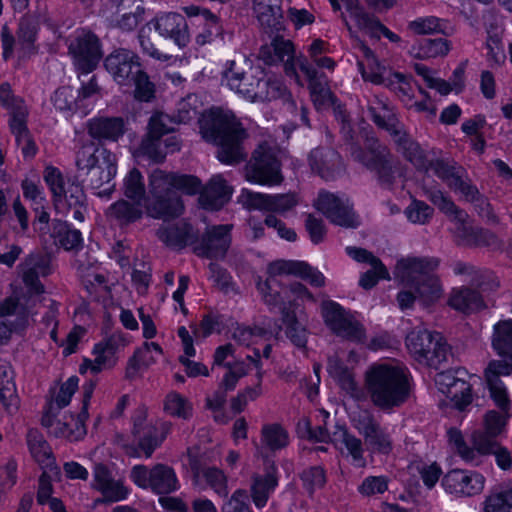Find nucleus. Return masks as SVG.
<instances>
[{
	"label": "nucleus",
	"instance_id": "obj_58",
	"mask_svg": "<svg viewBox=\"0 0 512 512\" xmlns=\"http://www.w3.org/2000/svg\"><path fill=\"white\" fill-rule=\"evenodd\" d=\"M252 76L255 78V82H250L251 86L243 90V96L251 101H267L269 76L260 67H257V74H252Z\"/></svg>",
	"mask_w": 512,
	"mask_h": 512
},
{
	"label": "nucleus",
	"instance_id": "obj_50",
	"mask_svg": "<svg viewBox=\"0 0 512 512\" xmlns=\"http://www.w3.org/2000/svg\"><path fill=\"white\" fill-rule=\"evenodd\" d=\"M273 48L275 57H277V63H284V70L288 76L298 79V75L295 68L294 59V46L290 40H285L282 37H276L273 41Z\"/></svg>",
	"mask_w": 512,
	"mask_h": 512
},
{
	"label": "nucleus",
	"instance_id": "obj_30",
	"mask_svg": "<svg viewBox=\"0 0 512 512\" xmlns=\"http://www.w3.org/2000/svg\"><path fill=\"white\" fill-rule=\"evenodd\" d=\"M253 68L251 61L245 57L228 60L223 66L221 72L222 83H225L229 89L244 95V89L251 86V83H242L249 70Z\"/></svg>",
	"mask_w": 512,
	"mask_h": 512
},
{
	"label": "nucleus",
	"instance_id": "obj_64",
	"mask_svg": "<svg viewBox=\"0 0 512 512\" xmlns=\"http://www.w3.org/2000/svg\"><path fill=\"white\" fill-rule=\"evenodd\" d=\"M408 220L414 224H425L433 215V208L423 201L413 199L405 209Z\"/></svg>",
	"mask_w": 512,
	"mask_h": 512
},
{
	"label": "nucleus",
	"instance_id": "obj_34",
	"mask_svg": "<svg viewBox=\"0 0 512 512\" xmlns=\"http://www.w3.org/2000/svg\"><path fill=\"white\" fill-rule=\"evenodd\" d=\"M448 305L463 313H472L486 307L480 292L467 286L454 288L450 293Z\"/></svg>",
	"mask_w": 512,
	"mask_h": 512
},
{
	"label": "nucleus",
	"instance_id": "obj_51",
	"mask_svg": "<svg viewBox=\"0 0 512 512\" xmlns=\"http://www.w3.org/2000/svg\"><path fill=\"white\" fill-rule=\"evenodd\" d=\"M344 201L345 199L340 198L333 193L322 191L319 193L314 206L333 224H346V222L342 221L341 218L336 215V211Z\"/></svg>",
	"mask_w": 512,
	"mask_h": 512
},
{
	"label": "nucleus",
	"instance_id": "obj_44",
	"mask_svg": "<svg viewBox=\"0 0 512 512\" xmlns=\"http://www.w3.org/2000/svg\"><path fill=\"white\" fill-rule=\"evenodd\" d=\"M64 196L67 212L80 222L84 221V212L86 211V195L81 184H71L67 189H64L62 194Z\"/></svg>",
	"mask_w": 512,
	"mask_h": 512
},
{
	"label": "nucleus",
	"instance_id": "obj_46",
	"mask_svg": "<svg viewBox=\"0 0 512 512\" xmlns=\"http://www.w3.org/2000/svg\"><path fill=\"white\" fill-rule=\"evenodd\" d=\"M0 103L10 111V125L27 119L28 110L24 101L12 93L11 87L8 83L0 85Z\"/></svg>",
	"mask_w": 512,
	"mask_h": 512
},
{
	"label": "nucleus",
	"instance_id": "obj_18",
	"mask_svg": "<svg viewBox=\"0 0 512 512\" xmlns=\"http://www.w3.org/2000/svg\"><path fill=\"white\" fill-rule=\"evenodd\" d=\"M367 107L373 123L379 129L385 130L391 138L405 128L396 108L387 99L374 95L368 100Z\"/></svg>",
	"mask_w": 512,
	"mask_h": 512
},
{
	"label": "nucleus",
	"instance_id": "obj_2",
	"mask_svg": "<svg viewBox=\"0 0 512 512\" xmlns=\"http://www.w3.org/2000/svg\"><path fill=\"white\" fill-rule=\"evenodd\" d=\"M438 266L439 260L434 257H407L397 262L395 278L409 287L397 295L401 309L411 308L417 299L424 306H429L441 298L442 286L434 274Z\"/></svg>",
	"mask_w": 512,
	"mask_h": 512
},
{
	"label": "nucleus",
	"instance_id": "obj_22",
	"mask_svg": "<svg viewBox=\"0 0 512 512\" xmlns=\"http://www.w3.org/2000/svg\"><path fill=\"white\" fill-rule=\"evenodd\" d=\"M22 280L31 293L41 294L44 286L40 282V276H47L51 272L50 260L40 253L29 254L19 265Z\"/></svg>",
	"mask_w": 512,
	"mask_h": 512
},
{
	"label": "nucleus",
	"instance_id": "obj_36",
	"mask_svg": "<svg viewBox=\"0 0 512 512\" xmlns=\"http://www.w3.org/2000/svg\"><path fill=\"white\" fill-rule=\"evenodd\" d=\"M191 469L195 484H199L203 480L218 496H228V477L223 470L217 467H200L196 463L191 465Z\"/></svg>",
	"mask_w": 512,
	"mask_h": 512
},
{
	"label": "nucleus",
	"instance_id": "obj_21",
	"mask_svg": "<svg viewBox=\"0 0 512 512\" xmlns=\"http://www.w3.org/2000/svg\"><path fill=\"white\" fill-rule=\"evenodd\" d=\"M160 36L170 38L179 48L186 47L190 42L188 23L179 13H166L151 21Z\"/></svg>",
	"mask_w": 512,
	"mask_h": 512
},
{
	"label": "nucleus",
	"instance_id": "obj_61",
	"mask_svg": "<svg viewBox=\"0 0 512 512\" xmlns=\"http://www.w3.org/2000/svg\"><path fill=\"white\" fill-rule=\"evenodd\" d=\"M10 129L15 135L17 144L21 146L23 154L25 156H34L36 153V146L31 139L29 130L26 125V119L10 125Z\"/></svg>",
	"mask_w": 512,
	"mask_h": 512
},
{
	"label": "nucleus",
	"instance_id": "obj_33",
	"mask_svg": "<svg viewBox=\"0 0 512 512\" xmlns=\"http://www.w3.org/2000/svg\"><path fill=\"white\" fill-rule=\"evenodd\" d=\"M276 470L275 464L268 461L265 474L254 475L252 478L251 497L258 508H262L266 505L270 493L278 484Z\"/></svg>",
	"mask_w": 512,
	"mask_h": 512
},
{
	"label": "nucleus",
	"instance_id": "obj_6",
	"mask_svg": "<svg viewBox=\"0 0 512 512\" xmlns=\"http://www.w3.org/2000/svg\"><path fill=\"white\" fill-rule=\"evenodd\" d=\"M410 355L420 364L440 369L451 354L450 346L440 333L414 328L406 336Z\"/></svg>",
	"mask_w": 512,
	"mask_h": 512
},
{
	"label": "nucleus",
	"instance_id": "obj_17",
	"mask_svg": "<svg viewBox=\"0 0 512 512\" xmlns=\"http://www.w3.org/2000/svg\"><path fill=\"white\" fill-rule=\"evenodd\" d=\"M232 224L215 225L206 230L200 244L195 248L198 256L224 258L231 245Z\"/></svg>",
	"mask_w": 512,
	"mask_h": 512
},
{
	"label": "nucleus",
	"instance_id": "obj_5",
	"mask_svg": "<svg viewBox=\"0 0 512 512\" xmlns=\"http://www.w3.org/2000/svg\"><path fill=\"white\" fill-rule=\"evenodd\" d=\"M76 179L91 189L109 184L117 173V158L106 148L93 143L82 145L76 152Z\"/></svg>",
	"mask_w": 512,
	"mask_h": 512
},
{
	"label": "nucleus",
	"instance_id": "obj_40",
	"mask_svg": "<svg viewBox=\"0 0 512 512\" xmlns=\"http://www.w3.org/2000/svg\"><path fill=\"white\" fill-rule=\"evenodd\" d=\"M183 203L178 194H168L160 197H153L148 205V213L163 220H169L180 216L183 212Z\"/></svg>",
	"mask_w": 512,
	"mask_h": 512
},
{
	"label": "nucleus",
	"instance_id": "obj_63",
	"mask_svg": "<svg viewBox=\"0 0 512 512\" xmlns=\"http://www.w3.org/2000/svg\"><path fill=\"white\" fill-rule=\"evenodd\" d=\"M79 101L77 91L70 86L57 89L53 97L54 106L60 111L76 110Z\"/></svg>",
	"mask_w": 512,
	"mask_h": 512
},
{
	"label": "nucleus",
	"instance_id": "obj_57",
	"mask_svg": "<svg viewBox=\"0 0 512 512\" xmlns=\"http://www.w3.org/2000/svg\"><path fill=\"white\" fill-rule=\"evenodd\" d=\"M283 321L287 324L288 338L299 348H305L307 333L304 326L285 307L282 308Z\"/></svg>",
	"mask_w": 512,
	"mask_h": 512
},
{
	"label": "nucleus",
	"instance_id": "obj_41",
	"mask_svg": "<svg viewBox=\"0 0 512 512\" xmlns=\"http://www.w3.org/2000/svg\"><path fill=\"white\" fill-rule=\"evenodd\" d=\"M450 51V43L443 38L423 39L417 45H413L410 54L416 59H429L445 56Z\"/></svg>",
	"mask_w": 512,
	"mask_h": 512
},
{
	"label": "nucleus",
	"instance_id": "obj_29",
	"mask_svg": "<svg viewBox=\"0 0 512 512\" xmlns=\"http://www.w3.org/2000/svg\"><path fill=\"white\" fill-rule=\"evenodd\" d=\"M125 130V122L121 117H95L87 123L89 136L99 142L118 141Z\"/></svg>",
	"mask_w": 512,
	"mask_h": 512
},
{
	"label": "nucleus",
	"instance_id": "obj_12",
	"mask_svg": "<svg viewBox=\"0 0 512 512\" xmlns=\"http://www.w3.org/2000/svg\"><path fill=\"white\" fill-rule=\"evenodd\" d=\"M354 427L363 436L365 445L370 452L387 455L393 450L391 435L371 412L360 413L354 419Z\"/></svg>",
	"mask_w": 512,
	"mask_h": 512
},
{
	"label": "nucleus",
	"instance_id": "obj_4",
	"mask_svg": "<svg viewBox=\"0 0 512 512\" xmlns=\"http://www.w3.org/2000/svg\"><path fill=\"white\" fill-rule=\"evenodd\" d=\"M365 391L375 407L391 411L408 400L411 386L403 368L380 364L366 372Z\"/></svg>",
	"mask_w": 512,
	"mask_h": 512
},
{
	"label": "nucleus",
	"instance_id": "obj_20",
	"mask_svg": "<svg viewBox=\"0 0 512 512\" xmlns=\"http://www.w3.org/2000/svg\"><path fill=\"white\" fill-rule=\"evenodd\" d=\"M512 374V363L505 360H491L484 370L485 382L496 405L505 410L509 406L508 394L501 377Z\"/></svg>",
	"mask_w": 512,
	"mask_h": 512
},
{
	"label": "nucleus",
	"instance_id": "obj_19",
	"mask_svg": "<svg viewBox=\"0 0 512 512\" xmlns=\"http://www.w3.org/2000/svg\"><path fill=\"white\" fill-rule=\"evenodd\" d=\"M442 484L445 490L451 494L471 497L483 491L485 478L475 471L456 469L445 475Z\"/></svg>",
	"mask_w": 512,
	"mask_h": 512
},
{
	"label": "nucleus",
	"instance_id": "obj_55",
	"mask_svg": "<svg viewBox=\"0 0 512 512\" xmlns=\"http://www.w3.org/2000/svg\"><path fill=\"white\" fill-rule=\"evenodd\" d=\"M164 411L171 416L188 419L192 415V405L179 393L170 392L164 401Z\"/></svg>",
	"mask_w": 512,
	"mask_h": 512
},
{
	"label": "nucleus",
	"instance_id": "obj_25",
	"mask_svg": "<svg viewBox=\"0 0 512 512\" xmlns=\"http://www.w3.org/2000/svg\"><path fill=\"white\" fill-rule=\"evenodd\" d=\"M311 170L324 180H333L343 171L340 154L330 148H316L309 155Z\"/></svg>",
	"mask_w": 512,
	"mask_h": 512
},
{
	"label": "nucleus",
	"instance_id": "obj_43",
	"mask_svg": "<svg viewBox=\"0 0 512 512\" xmlns=\"http://www.w3.org/2000/svg\"><path fill=\"white\" fill-rule=\"evenodd\" d=\"M106 217L116 221L119 225H127L142 217V210L138 205L130 204L125 200H118L106 211Z\"/></svg>",
	"mask_w": 512,
	"mask_h": 512
},
{
	"label": "nucleus",
	"instance_id": "obj_23",
	"mask_svg": "<svg viewBox=\"0 0 512 512\" xmlns=\"http://www.w3.org/2000/svg\"><path fill=\"white\" fill-rule=\"evenodd\" d=\"M268 279H275L281 275H296L307 280L312 286L321 287L325 283L323 274L305 262L277 260L268 266Z\"/></svg>",
	"mask_w": 512,
	"mask_h": 512
},
{
	"label": "nucleus",
	"instance_id": "obj_1",
	"mask_svg": "<svg viewBox=\"0 0 512 512\" xmlns=\"http://www.w3.org/2000/svg\"><path fill=\"white\" fill-rule=\"evenodd\" d=\"M347 117L345 113L339 112V118L342 121V133L345 141L350 146L349 151L352 159L372 172L382 188L393 190L405 175L401 162L371 130L361 131L363 148L354 143L353 132Z\"/></svg>",
	"mask_w": 512,
	"mask_h": 512
},
{
	"label": "nucleus",
	"instance_id": "obj_7",
	"mask_svg": "<svg viewBox=\"0 0 512 512\" xmlns=\"http://www.w3.org/2000/svg\"><path fill=\"white\" fill-rule=\"evenodd\" d=\"M279 148L273 141L260 142L245 166L246 179L261 185H277L283 181Z\"/></svg>",
	"mask_w": 512,
	"mask_h": 512
},
{
	"label": "nucleus",
	"instance_id": "obj_48",
	"mask_svg": "<svg viewBox=\"0 0 512 512\" xmlns=\"http://www.w3.org/2000/svg\"><path fill=\"white\" fill-rule=\"evenodd\" d=\"M492 346L500 356L512 360V320L500 321L494 326Z\"/></svg>",
	"mask_w": 512,
	"mask_h": 512
},
{
	"label": "nucleus",
	"instance_id": "obj_54",
	"mask_svg": "<svg viewBox=\"0 0 512 512\" xmlns=\"http://www.w3.org/2000/svg\"><path fill=\"white\" fill-rule=\"evenodd\" d=\"M77 388L78 378H69L61 385L56 397L48 403L45 411H49L50 415H53V413H60V411L70 403Z\"/></svg>",
	"mask_w": 512,
	"mask_h": 512
},
{
	"label": "nucleus",
	"instance_id": "obj_15",
	"mask_svg": "<svg viewBox=\"0 0 512 512\" xmlns=\"http://www.w3.org/2000/svg\"><path fill=\"white\" fill-rule=\"evenodd\" d=\"M104 66L113 79L123 86L132 85L135 75L142 69L139 56L124 48L111 52L105 58Z\"/></svg>",
	"mask_w": 512,
	"mask_h": 512
},
{
	"label": "nucleus",
	"instance_id": "obj_31",
	"mask_svg": "<svg viewBox=\"0 0 512 512\" xmlns=\"http://www.w3.org/2000/svg\"><path fill=\"white\" fill-rule=\"evenodd\" d=\"M335 441L339 447L342 456L351 459V463L362 468L366 465L364 444L360 438L348 431L346 427H338L334 432Z\"/></svg>",
	"mask_w": 512,
	"mask_h": 512
},
{
	"label": "nucleus",
	"instance_id": "obj_28",
	"mask_svg": "<svg viewBox=\"0 0 512 512\" xmlns=\"http://www.w3.org/2000/svg\"><path fill=\"white\" fill-rule=\"evenodd\" d=\"M93 487L99 491L109 503L124 500L129 490L120 480H115L110 470L103 464H96L94 468Z\"/></svg>",
	"mask_w": 512,
	"mask_h": 512
},
{
	"label": "nucleus",
	"instance_id": "obj_27",
	"mask_svg": "<svg viewBox=\"0 0 512 512\" xmlns=\"http://www.w3.org/2000/svg\"><path fill=\"white\" fill-rule=\"evenodd\" d=\"M396 150L417 170L428 171L429 159L420 144L411 137L406 128L392 137Z\"/></svg>",
	"mask_w": 512,
	"mask_h": 512
},
{
	"label": "nucleus",
	"instance_id": "obj_26",
	"mask_svg": "<svg viewBox=\"0 0 512 512\" xmlns=\"http://www.w3.org/2000/svg\"><path fill=\"white\" fill-rule=\"evenodd\" d=\"M347 5L358 28L370 37L379 39L382 34L391 42L398 43L400 41V37L384 26L375 16L358 7V0H348Z\"/></svg>",
	"mask_w": 512,
	"mask_h": 512
},
{
	"label": "nucleus",
	"instance_id": "obj_11",
	"mask_svg": "<svg viewBox=\"0 0 512 512\" xmlns=\"http://www.w3.org/2000/svg\"><path fill=\"white\" fill-rule=\"evenodd\" d=\"M322 315L326 325L338 336L352 341H362L365 337L363 326L348 314L338 303L324 301Z\"/></svg>",
	"mask_w": 512,
	"mask_h": 512
},
{
	"label": "nucleus",
	"instance_id": "obj_24",
	"mask_svg": "<svg viewBox=\"0 0 512 512\" xmlns=\"http://www.w3.org/2000/svg\"><path fill=\"white\" fill-rule=\"evenodd\" d=\"M435 383L440 391L454 401L459 410H464L472 402L471 385L457 378L451 371H443L436 375Z\"/></svg>",
	"mask_w": 512,
	"mask_h": 512
},
{
	"label": "nucleus",
	"instance_id": "obj_13",
	"mask_svg": "<svg viewBox=\"0 0 512 512\" xmlns=\"http://www.w3.org/2000/svg\"><path fill=\"white\" fill-rule=\"evenodd\" d=\"M173 119L162 112L153 114L148 123V133L142 140L140 152L156 163L165 159V151L162 149V136L173 132Z\"/></svg>",
	"mask_w": 512,
	"mask_h": 512
},
{
	"label": "nucleus",
	"instance_id": "obj_3",
	"mask_svg": "<svg viewBox=\"0 0 512 512\" xmlns=\"http://www.w3.org/2000/svg\"><path fill=\"white\" fill-rule=\"evenodd\" d=\"M203 138L217 146V158L227 165H237L247 158L243 141L247 132L234 114L211 109L200 121Z\"/></svg>",
	"mask_w": 512,
	"mask_h": 512
},
{
	"label": "nucleus",
	"instance_id": "obj_16",
	"mask_svg": "<svg viewBox=\"0 0 512 512\" xmlns=\"http://www.w3.org/2000/svg\"><path fill=\"white\" fill-rule=\"evenodd\" d=\"M77 69L83 73L93 71L101 59L98 38L90 32H82L69 45Z\"/></svg>",
	"mask_w": 512,
	"mask_h": 512
},
{
	"label": "nucleus",
	"instance_id": "obj_53",
	"mask_svg": "<svg viewBox=\"0 0 512 512\" xmlns=\"http://www.w3.org/2000/svg\"><path fill=\"white\" fill-rule=\"evenodd\" d=\"M453 270L455 274L458 275L475 274V278L472 280V285L482 291L493 290L499 285L491 273H478L473 266L464 262H456Z\"/></svg>",
	"mask_w": 512,
	"mask_h": 512
},
{
	"label": "nucleus",
	"instance_id": "obj_47",
	"mask_svg": "<svg viewBox=\"0 0 512 512\" xmlns=\"http://www.w3.org/2000/svg\"><path fill=\"white\" fill-rule=\"evenodd\" d=\"M253 11L262 26L274 27L281 17L279 0H253Z\"/></svg>",
	"mask_w": 512,
	"mask_h": 512
},
{
	"label": "nucleus",
	"instance_id": "obj_45",
	"mask_svg": "<svg viewBox=\"0 0 512 512\" xmlns=\"http://www.w3.org/2000/svg\"><path fill=\"white\" fill-rule=\"evenodd\" d=\"M52 236L55 242L65 250L78 249L82 245L81 232L76 229H70L68 224L61 220H53Z\"/></svg>",
	"mask_w": 512,
	"mask_h": 512
},
{
	"label": "nucleus",
	"instance_id": "obj_10",
	"mask_svg": "<svg viewBox=\"0 0 512 512\" xmlns=\"http://www.w3.org/2000/svg\"><path fill=\"white\" fill-rule=\"evenodd\" d=\"M132 421V435L137 441V447L124 445L123 448L126 454L131 457H139L143 453L146 458H150L155 449L161 445L164 437L159 435L155 425L147 421L146 409H137L132 417Z\"/></svg>",
	"mask_w": 512,
	"mask_h": 512
},
{
	"label": "nucleus",
	"instance_id": "obj_9",
	"mask_svg": "<svg viewBox=\"0 0 512 512\" xmlns=\"http://www.w3.org/2000/svg\"><path fill=\"white\" fill-rule=\"evenodd\" d=\"M130 478L139 488H150L159 495L174 492L179 486L174 469L160 463L151 469L145 465H135L130 471Z\"/></svg>",
	"mask_w": 512,
	"mask_h": 512
},
{
	"label": "nucleus",
	"instance_id": "obj_32",
	"mask_svg": "<svg viewBox=\"0 0 512 512\" xmlns=\"http://www.w3.org/2000/svg\"><path fill=\"white\" fill-rule=\"evenodd\" d=\"M232 194V188L221 175H215L200 194L201 204L211 210L220 209L227 203Z\"/></svg>",
	"mask_w": 512,
	"mask_h": 512
},
{
	"label": "nucleus",
	"instance_id": "obj_52",
	"mask_svg": "<svg viewBox=\"0 0 512 512\" xmlns=\"http://www.w3.org/2000/svg\"><path fill=\"white\" fill-rule=\"evenodd\" d=\"M150 193L153 197L177 194L174 190V173L154 170L150 175Z\"/></svg>",
	"mask_w": 512,
	"mask_h": 512
},
{
	"label": "nucleus",
	"instance_id": "obj_60",
	"mask_svg": "<svg viewBox=\"0 0 512 512\" xmlns=\"http://www.w3.org/2000/svg\"><path fill=\"white\" fill-rule=\"evenodd\" d=\"M448 437L450 443L456 449L457 454L467 463L473 464L475 466L480 465L479 456L475 453L474 449L467 446L465 443L462 433L456 429L451 428L448 431Z\"/></svg>",
	"mask_w": 512,
	"mask_h": 512
},
{
	"label": "nucleus",
	"instance_id": "obj_59",
	"mask_svg": "<svg viewBox=\"0 0 512 512\" xmlns=\"http://www.w3.org/2000/svg\"><path fill=\"white\" fill-rule=\"evenodd\" d=\"M298 65L300 70L306 75L309 81V89L312 95H319L325 98L328 94V89L321 76L318 75L317 70L308 62L306 58L299 59Z\"/></svg>",
	"mask_w": 512,
	"mask_h": 512
},
{
	"label": "nucleus",
	"instance_id": "obj_37",
	"mask_svg": "<svg viewBox=\"0 0 512 512\" xmlns=\"http://www.w3.org/2000/svg\"><path fill=\"white\" fill-rule=\"evenodd\" d=\"M157 236L167 246L177 249H181L197 239L192 226L187 223L163 226L158 229Z\"/></svg>",
	"mask_w": 512,
	"mask_h": 512
},
{
	"label": "nucleus",
	"instance_id": "obj_49",
	"mask_svg": "<svg viewBox=\"0 0 512 512\" xmlns=\"http://www.w3.org/2000/svg\"><path fill=\"white\" fill-rule=\"evenodd\" d=\"M287 431L278 423L266 424L261 430V443L270 451H277L288 445Z\"/></svg>",
	"mask_w": 512,
	"mask_h": 512
},
{
	"label": "nucleus",
	"instance_id": "obj_14",
	"mask_svg": "<svg viewBox=\"0 0 512 512\" xmlns=\"http://www.w3.org/2000/svg\"><path fill=\"white\" fill-rule=\"evenodd\" d=\"M127 345L121 333H113L108 338L96 344L93 349V360L85 359L80 366V372L90 369L93 374L102 370L112 369L118 361L117 353Z\"/></svg>",
	"mask_w": 512,
	"mask_h": 512
},
{
	"label": "nucleus",
	"instance_id": "obj_42",
	"mask_svg": "<svg viewBox=\"0 0 512 512\" xmlns=\"http://www.w3.org/2000/svg\"><path fill=\"white\" fill-rule=\"evenodd\" d=\"M412 76L400 72H390L387 75L386 85L396 97L405 105H409L414 98Z\"/></svg>",
	"mask_w": 512,
	"mask_h": 512
},
{
	"label": "nucleus",
	"instance_id": "obj_39",
	"mask_svg": "<svg viewBox=\"0 0 512 512\" xmlns=\"http://www.w3.org/2000/svg\"><path fill=\"white\" fill-rule=\"evenodd\" d=\"M0 400L9 414L15 413L19 408V398L13 381V370L4 361H0Z\"/></svg>",
	"mask_w": 512,
	"mask_h": 512
},
{
	"label": "nucleus",
	"instance_id": "obj_62",
	"mask_svg": "<svg viewBox=\"0 0 512 512\" xmlns=\"http://www.w3.org/2000/svg\"><path fill=\"white\" fill-rule=\"evenodd\" d=\"M132 84L135 86L134 97L137 100L149 102L155 97V85L143 69L135 75Z\"/></svg>",
	"mask_w": 512,
	"mask_h": 512
},
{
	"label": "nucleus",
	"instance_id": "obj_56",
	"mask_svg": "<svg viewBox=\"0 0 512 512\" xmlns=\"http://www.w3.org/2000/svg\"><path fill=\"white\" fill-rule=\"evenodd\" d=\"M123 193L127 198L133 200L135 204H141L145 195V186L139 170L132 169L124 178Z\"/></svg>",
	"mask_w": 512,
	"mask_h": 512
},
{
	"label": "nucleus",
	"instance_id": "obj_35",
	"mask_svg": "<svg viewBox=\"0 0 512 512\" xmlns=\"http://www.w3.org/2000/svg\"><path fill=\"white\" fill-rule=\"evenodd\" d=\"M327 371L351 397L356 400L365 398L364 392L358 386L350 370L342 363L337 355L328 358Z\"/></svg>",
	"mask_w": 512,
	"mask_h": 512
},
{
	"label": "nucleus",
	"instance_id": "obj_8",
	"mask_svg": "<svg viewBox=\"0 0 512 512\" xmlns=\"http://www.w3.org/2000/svg\"><path fill=\"white\" fill-rule=\"evenodd\" d=\"M95 385V382L92 380L83 385L82 410L77 417L72 414H65L60 419V413H53V415H50L49 411H45L41 419V424L55 437L66 438L70 441H77L81 439L86 434L84 422L88 418V405L94 392Z\"/></svg>",
	"mask_w": 512,
	"mask_h": 512
},
{
	"label": "nucleus",
	"instance_id": "obj_38",
	"mask_svg": "<svg viewBox=\"0 0 512 512\" xmlns=\"http://www.w3.org/2000/svg\"><path fill=\"white\" fill-rule=\"evenodd\" d=\"M26 441L32 457L41 467L56 468L52 449L39 430L29 429Z\"/></svg>",
	"mask_w": 512,
	"mask_h": 512
}]
</instances>
